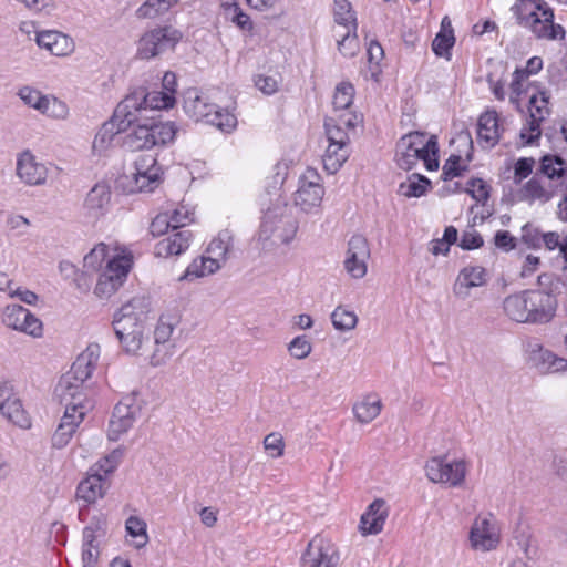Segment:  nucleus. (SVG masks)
Listing matches in <instances>:
<instances>
[{
    "label": "nucleus",
    "mask_w": 567,
    "mask_h": 567,
    "mask_svg": "<svg viewBox=\"0 0 567 567\" xmlns=\"http://www.w3.org/2000/svg\"><path fill=\"white\" fill-rule=\"evenodd\" d=\"M100 354L101 349L97 343L89 344L55 386V395L65 409L52 435V445L55 449H63L70 443L85 415L93 409V401L84 392L83 384L91 378Z\"/></svg>",
    "instance_id": "1"
},
{
    "label": "nucleus",
    "mask_w": 567,
    "mask_h": 567,
    "mask_svg": "<svg viewBox=\"0 0 567 567\" xmlns=\"http://www.w3.org/2000/svg\"><path fill=\"white\" fill-rule=\"evenodd\" d=\"M148 313V303L143 298H133L114 315L113 329L126 354L138 357L145 352V346L150 344Z\"/></svg>",
    "instance_id": "2"
},
{
    "label": "nucleus",
    "mask_w": 567,
    "mask_h": 567,
    "mask_svg": "<svg viewBox=\"0 0 567 567\" xmlns=\"http://www.w3.org/2000/svg\"><path fill=\"white\" fill-rule=\"evenodd\" d=\"M557 300L543 289H527L512 293L503 300V312L512 321L544 324L555 317Z\"/></svg>",
    "instance_id": "3"
},
{
    "label": "nucleus",
    "mask_w": 567,
    "mask_h": 567,
    "mask_svg": "<svg viewBox=\"0 0 567 567\" xmlns=\"http://www.w3.org/2000/svg\"><path fill=\"white\" fill-rule=\"evenodd\" d=\"M298 233V221L284 200L269 206L262 216L257 243L261 249L271 251L292 243Z\"/></svg>",
    "instance_id": "4"
},
{
    "label": "nucleus",
    "mask_w": 567,
    "mask_h": 567,
    "mask_svg": "<svg viewBox=\"0 0 567 567\" xmlns=\"http://www.w3.org/2000/svg\"><path fill=\"white\" fill-rule=\"evenodd\" d=\"M512 11L517 23L538 39L561 40L565 30L554 23V11L545 0H518Z\"/></svg>",
    "instance_id": "5"
},
{
    "label": "nucleus",
    "mask_w": 567,
    "mask_h": 567,
    "mask_svg": "<svg viewBox=\"0 0 567 567\" xmlns=\"http://www.w3.org/2000/svg\"><path fill=\"white\" fill-rule=\"evenodd\" d=\"M422 161L429 171L439 167L437 143L435 136L422 132H411L403 135L396 143L395 163L402 169H412Z\"/></svg>",
    "instance_id": "6"
},
{
    "label": "nucleus",
    "mask_w": 567,
    "mask_h": 567,
    "mask_svg": "<svg viewBox=\"0 0 567 567\" xmlns=\"http://www.w3.org/2000/svg\"><path fill=\"white\" fill-rule=\"evenodd\" d=\"M184 111L196 122L214 125L223 132H231L237 126L236 116L212 103L209 96L197 89H188L184 95Z\"/></svg>",
    "instance_id": "7"
},
{
    "label": "nucleus",
    "mask_w": 567,
    "mask_h": 567,
    "mask_svg": "<svg viewBox=\"0 0 567 567\" xmlns=\"http://www.w3.org/2000/svg\"><path fill=\"white\" fill-rule=\"evenodd\" d=\"M175 96L169 92L137 89L128 94L116 107V116L127 124L140 122L147 110H166L173 107Z\"/></svg>",
    "instance_id": "8"
},
{
    "label": "nucleus",
    "mask_w": 567,
    "mask_h": 567,
    "mask_svg": "<svg viewBox=\"0 0 567 567\" xmlns=\"http://www.w3.org/2000/svg\"><path fill=\"white\" fill-rule=\"evenodd\" d=\"M176 133L174 122L150 120L133 127L125 136V145L131 151L159 148L173 143Z\"/></svg>",
    "instance_id": "9"
},
{
    "label": "nucleus",
    "mask_w": 567,
    "mask_h": 567,
    "mask_svg": "<svg viewBox=\"0 0 567 567\" xmlns=\"http://www.w3.org/2000/svg\"><path fill=\"white\" fill-rule=\"evenodd\" d=\"M132 266V252L126 247L116 248L99 275L94 295L102 300L110 299L123 286Z\"/></svg>",
    "instance_id": "10"
},
{
    "label": "nucleus",
    "mask_w": 567,
    "mask_h": 567,
    "mask_svg": "<svg viewBox=\"0 0 567 567\" xmlns=\"http://www.w3.org/2000/svg\"><path fill=\"white\" fill-rule=\"evenodd\" d=\"M468 463L464 458L435 456L424 467L425 476L435 484L447 487H461L465 483Z\"/></svg>",
    "instance_id": "11"
},
{
    "label": "nucleus",
    "mask_w": 567,
    "mask_h": 567,
    "mask_svg": "<svg viewBox=\"0 0 567 567\" xmlns=\"http://www.w3.org/2000/svg\"><path fill=\"white\" fill-rule=\"evenodd\" d=\"M324 187L320 174L308 167L299 177L293 193V205L305 214H318L324 197Z\"/></svg>",
    "instance_id": "12"
},
{
    "label": "nucleus",
    "mask_w": 567,
    "mask_h": 567,
    "mask_svg": "<svg viewBox=\"0 0 567 567\" xmlns=\"http://www.w3.org/2000/svg\"><path fill=\"white\" fill-rule=\"evenodd\" d=\"M182 38L183 33L172 25L148 30L137 41L136 56L141 60H151L174 49Z\"/></svg>",
    "instance_id": "13"
},
{
    "label": "nucleus",
    "mask_w": 567,
    "mask_h": 567,
    "mask_svg": "<svg viewBox=\"0 0 567 567\" xmlns=\"http://www.w3.org/2000/svg\"><path fill=\"white\" fill-rule=\"evenodd\" d=\"M355 89L349 81H341L334 87L332 95V114L326 122L355 128L362 122V116L353 110Z\"/></svg>",
    "instance_id": "14"
},
{
    "label": "nucleus",
    "mask_w": 567,
    "mask_h": 567,
    "mask_svg": "<svg viewBox=\"0 0 567 567\" xmlns=\"http://www.w3.org/2000/svg\"><path fill=\"white\" fill-rule=\"evenodd\" d=\"M501 544V528L496 518L489 514H478L468 530L470 548L476 553H489Z\"/></svg>",
    "instance_id": "15"
},
{
    "label": "nucleus",
    "mask_w": 567,
    "mask_h": 567,
    "mask_svg": "<svg viewBox=\"0 0 567 567\" xmlns=\"http://www.w3.org/2000/svg\"><path fill=\"white\" fill-rule=\"evenodd\" d=\"M344 126L326 122V134L329 142L322 162L329 174L337 173L349 157V131Z\"/></svg>",
    "instance_id": "16"
},
{
    "label": "nucleus",
    "mask_w": 567,
    "mask_h": 567,
    "mask_svg": "<svg viewBox=\"0 0 567 567\" xmlns=\"http://www.w3.org/2000/svg\"><path fill=\"white\" fill-rule=\"evenodd\" d=\"M142 406L143 400L137 393L133 392L124 396L114 408L109 424V439L117 441L123 434L127 433L140 416Z\"/></svg>",
    "instance_id": "17"
},
{
    "label": "nucleus",
    "mask_w": 567,
    "mask_h": 567,
    "mask_svg": "<svg viewBox=\"0 0 567 567\" xmlns=\"http://www.w3.org/2000/svg\"><path fill=\"white\" fill-rule=\"evenodd\" d=\"M2 322L6 327L32 338L43 336L42 321L20 305H8L2 311Z\"/></svg>",
    "instance_id": "18"
},
{
    "label": "nucleus",
    "mask_w": 567,
    "mask_h": 567,
    "mask_svg": "<svg viewBox=\"0 0 567 567\" xmlns=\"http://www.w3.org/2000/svg\"><path fill=\"white\" fill-rule=\"evenodd\" d=\"M302 559L306 567H338L340 554L330 539L316 536L309 542Z\"/></svg>",
    "instance_id": "19"
},
{
    "label": "nucleus",
    "mask_w": 567,
    "mask_h": 567,
    "mask_svg": "<svg viewBox=\"0 0 567 567\" xmlns=\"http://www.w3.org/2000/svg\"><path fill=\"white\" fill-rule=\"evenodd\" d=\"M49 167L31 151L27 150L18 154L16 163V176L27 186H42L49 177Z\"/></svg>",
    "instance_id": "20"
},
{
    "label": "nucleus",
    "mask_w": 567,
    "mask_h": 567,
    "mask_svg": "<svg viewBox=\"0 0 567 567\" xmlns=\"http://www.w3.org/2000/svg\"><path fill=\"white\" fill-rule=\"evenodd\" d=\"M456 154H451L443 166L444 181L453 179L467 171L468 163L473 158V141L470 132H460L455 140Z\"/></svg>",
    "instance_id": "21"
},
{
    "label": "nucleus",
    "mask_w": 567,
    "mask_h": 567,
    "mask_svg": "<svg viewBox=\"0 0 567 567\" xmlns=\"http://www.w3.org/2000/svg\"><path fill=\"white\" fill-rule=\"evenodd\" d=\"M130 124L123 117H117L116 112L110 121H106L95 133L91 145V157L100 159L110 155L114 147L116 135Z\"/></svg>",
    "instance_id": "22"
},
{
    "label": "nucleus",
    "mask_w": 567,
    "mask_h": 567,
    "mask_svg": "<svg viewBox=\"0 0 567 567\" xmlns=\"http://www.w3.org/2000/svg\"><path fill=\"white\" fill-rule=\"evenodd\" d=\"M370 247L362 235H353L348 243L344 269L353 279H361L367 275Z\"/></svg>",
    "instance_id": "23"
},
{
    "label": "nucleus",
    "mask_w": 567,
    "mask_h": 567,
    "mask_svg": "<svg viewBox=\"0 0 567 567\" xmlns=\"http://www.w3.org/2000/svg\"><path fill=\"white\" fill-rule=\"evenodd\" d=\"M488 276L482 266L467 265L463 267L452 286L453 296L461 301H465L472 296L473 289L484 287L487 284Z\"/></svg>",
    "instance_id": "24"
},
{
    "label": "nucleus",
    "mask_w": 567,
    "mask_h": 567,
    "mask_svg": "<svg viewBox=\"0 0 567 567\" xmlns=\"http://www.w3.org/2000/svg\"><path fill=\"white\" fill-rule=\"evenodd\" d=\"M0 413L7 421L21 429L31 426L30 417L24 411L20 398L8 382L0 383Z\"/></svg>",
    "instance_id": "25"
},
{
    "label": "nucleus",
    "mask_w": 567,
    "mask_h": 567,
    "mask_svg": "<svg viewBox=\"0 0 567 567\" xmlns=\"http://www.w3.org/2000/svg\"><path fill=\"white\" fill-rule=\"evenodd\" d=\"M526 353L532 367L543 374L567 371V359L556 355L537 342L528 343Z\"/></svg>",
    "instance_id": "26"
},
{
    "label": "nucleus",
    "mask_w": 567,
    "mask_h": 567,
    "mask_svg": "<svg viewBox=\"0 0 567 567\" xmlns=\"http://www.w3.org/2000/svg\"><path fill=\"white\" fill-rule=\"evenodd\" d=\"M34 41L40 49L58 58L70 56L75 51L74 40L58 30H42L35 32Z\"/></svg>",
    "instance_id": "27"
},
{
    "label": "nucleus",
    "mask_w": 567,
    "mask_h": 567,
    "mask_svg": "<svg viewBox=\"0 0 567 567\" xmlns=\"http://www.w3.org/2000/svg\"><path fill=\"white\" fill-rule=\"evenodd\" d=\"M389 511V506L384 499H374L360 517L358 526L359 533L362 536L380 534L384 528Z\"/></svg>",
    "instance_id": "28"
},
{
    "label": "nucleus",
    "mask_w": 567,
    "mask_h": 567,
    "mask_svg": "<svg viewBox=\"0 0 567 567\" xmlns=\"http://www.w3.org/2000/svg\"><path fill=\"white\" fill-rule=\"evenodd\" d=\"M111 187L105 182L96 183L86 194L83 202L85 216L99 219L106 214L111 204Z\"/></svg>",
    "instance_id": "29"
},
{
    "label": "nucleus",
    "mask_w": 567,
    "mask_h": 567,
    "mask_svg": "<svg viewBox=\"0 0 567 567\" xmlns=\"http://www.w3.org/2000/svg\"><path fill=\"white\" fill-rule=\"evenodd\" d=\"M542 172L550 179L559 181V189H567V169L565 162L558 156H544ZM558 218L567 223V195L558 205Z\"/></svg>",
    "instance_id": "30"
},
{
    "label": "nucleus",
    "mask_w": 567,
    "mask_h": 567,
    "mask_svg": "<svg viewBox=\"0 0 567 567\" xmlns=\"http://www.w3.org/2000/svg\"><path fill=\"white\" fill-rule=\"evenodd\" d=\"M559 192V181H557V184L546 187L539 178L533 177L520 186L516 193V198L528 204H545Z\"/></svg>",
    "instance_id": "31"
},
{
    "label": "nucleus",
    "mask_w": 567,
    "mask_h": 567,
    "mask_svg": "<svg viewBox=\"0 0 567 567\" xmlns=\"http://www.w3.org/2000/svg\"><path fill=\"white\" fill-rule=\"evenodd\" d=\"M193 239V235L188 229L172 230L165 238L155 245V256L159 258H168L184 254Z\"/></svg>",
    "instance_id": "32"
},
{
    "label": "nucleus",
    "mask_w": 567,
    "mask_h": 567,
    "mask_svg": "<svg viewBox=\"0 0 567 567\" xmlns=\"http://www.w3.org/2000/svg\"><path fill=\"white\" fill-rule=\"evenodd\" d=\"M109 488L110 482L107 477L100 473L90 472V474L79 483L76 497L86 504H95L105 496Z\"/></svg>",
    "instance_id": "33"
},
{
    "label": "nucleus",
    "mask_w": 567,
    "mask_h": 567,
    "mask_svg": "<svg viewBox=\"0 0 567 567\" xmlns=\"http://www.w3.org/2000/svg\"><path fill=\"white\" fill-rule=\"evenodd\" d=\"M383 409L381 396L377 392L361 395L352 405L354 420L362 424H369L379 417Z\"/></svg>",
    "instance_id": "34"
},
{
    "label": "nucleus",
    "mask_w": 567,
    "mask_h": 567,
    "mask_svg": "<svg viewBox=\"0 0 567 567\" xmlns=\"http://www.w3.org/2000/svg\"><path fill=\"white\" fill-rule=\"evenodd\" d=\"M477 126V141L480 145L487 150L494 147L502 134L497 112L494 110L484 112L478 118Z\"/></svg>",
    "instance_id": "35"
},
{
    "label": "nucleus",
    "mask_w": 567,
    "mask_h": 567,
    "mask_svg": "<svg viewBox=\"0 0 567 567\" xmlns=\"http://www.w3.org/2000/svg\"><path fill=\"white\" fill-rule=\"evenodd\" d=\"M162 176L154 174H127L124 175L120 185L127 194L152 193L162 184Z\"/></svg>",
    "instance_id": "36"
},
{
    "label": "nucleus",
    "mask_w": 567,
    "mask_h": 567,
    "mask_svg": "<svg viewBox=\"0 0 567 567\" xmlns=\"http://www.w3.org/2000/svg\"><path fill=\"white\" fill-rule=\"evenodd\" d=\"M223 266L209 256L195 258L186 268L185 272L178 278L179 282L194 281L217 272Z\"/></svg>",
    "instance_id": "37"
},
{
    "label": "nucleus",
    "mask_w": 567,
    "mask_h": 567,
    "mask_svg": "<svg viewBox=\"0 0 567 567\" xmlns=\"http://www.w3.org/2000/svg\"><path fill=\"white\" fill-rule=\"evenodd\" d=\"M122 247L118 244L106 245L104 243H100L95 245L89 254L85 255L83 259V267L87 271H96L104 268L103 264H107L109 259H111V255L114 254L115 249Z\"/></svg>",
    "instance_id": "38"
},
{
    "label": "nucleus",
    "mask_w": 567,
    "mask_h": 567,
    "mask_svg": "<svg viewBox=\"0 0 567 567\" xmlns=\"http://www.w3.org/2000/svg\"><path fill=\"white\" fill-rule=\"evenodd\" d=\"M333 21V31L344 29L358 30L357 13L348 0H334Z\"/></svg>",
    "instance_id": "39"
},
{
    "label": "nucleus",
    "mask_w": 567,
    "mask_h": 567,
    "mask_svg": "<svg viewBox=\"0 0 567 567\" xmlns=\"http://www.w3.org/2000/svg\"><path fill=\"white\" fill-rule=\"evenodd\" d=\"M125 532L132 538L130 546L141 550L146 547L150 542L146 522L135 515L127 517L125 520Z\"/></svg>",
    "instance_id": "40"
},
{
    "label": "nucleus",
    "mask_w": 567,
    "mask_h": 567,
    "mask_svg": "<svg viewBox=\"0 0 567 567\" xmlns=\"http://www.w3.org/2000/svg\"><path fill=\"white\" fill-rule=\"evenodd\" d=\"M107 518L104 514L92 517L90 524L83 529V543L102 546L106 543Z\"/></svg>",
    "instance_id": "41"
},
{
    "label": "nucleus",
    "mask_w": 567,
    "mask_h": 567,
    "mask_svg": "<svg viewBox=\"0 0 567 567\" xmlns=\"http://www.w3.org/2000/svg\"><path fill=\"white\" fill-rule=\"evenodd\" d=\"M176 344L153 342V347L145 346V352L140 354L144 361L148 362L152 367H161L166 364L175 354Z\"/></svg>",
    "instance_id": "42"
},
{
    "label": "nucleus",
    "mask_w": 567,
    "mask_h": 567,
    "mask_svg": "<svg viewBox=\"0 0 567 567\" xmlns=\"http://www.w3.org/2000/svg\"><path fill=\"white\" fill-rule=\"evenodd\" d=\"M430 185L431 182L426 177L411 174L400 183L398 193L405 198H419L429 192Z\"/></svg>",
    "instance_id": "43"
},
{
    "label": "nucleus",
    "mask_w": 567,
    "mask_h": 567,
    "mask_svg": "<svg viewBox=\"0 0 567 567\" xmlns=\"http://www.w3.org/2000/svg\"><path fill=\"white\" fill-rule=\"evenodd\" d=\"M357 31L352 29L333 31L338 50L346 58H353L360 51Z\"/></svg>",
    "instance_id": "44"
},
{
    "label": "nucleus",
    "mask_w": 567,
    "mask_h": 567,
    "mask_svg": "<svg viewBox=\"0 0 567 567\" xmlns=\"http://www.w3.org/2000/svg\"><path fill=\"white\" fill-rule=\"evenodd\" d=\"M330 318L333 328L342 333L354 330L359 322L357 313L344 306L336 307Z\"/></svg>",
    "instance_id": "45"
},
{
    "label": "nucleus",
    "mask_w": 567,
    "mask_h": 567,
    "mask_svg": "<svg viewBox=\"0 0 567 567\" xmlns=\"http://www.w3.org/2000/svg\"><path fill=\"white\" fill-rule=\"evenodd\" d=\"M529 118L542 123L549 115V94L546 91H535L529 95Z\"/></svg>",
    "instance_id": "46"
},
{
    "label": "nucleus",
    "mask_w": 567,
    "mask_h": 567,
    "mask_svg": "<svg viewBox=\"0 0 567 567\" xmlns=\"http://www.w3.org/2000/svg\"><path fill=\"white\" fill-rule=\"evenodd\" d=\"M231 248V236L228 231H221L214 238L208 247L207 254L209 257L218 261L220 266L225 265L228 252Z\"/></svg>",
    "instance_id": "47"
},
{
    "label": "nucleus",
    "mask_w": 567,
    "mask_h": 567,
    "mask_svg": "<svg viewBox=\"0 0 567 567\" xmlns=\"http://www.w3.org/2000/svg\"><path fill=\"white\" fill-rule=\"evenodd\" d=\"M179 0H146L137 10L136 16L140 19H154L166 13L176 6Z\"/></svg>",
    "instance_id": "48"
},
{
    "label": "nucleus",
    "mask_w": 567,
    "mask_h": 567,
    "mask_svg": "<svg viewBox=\"0 0 567 567\" xmlns=\"http://www.w3.org/2000/svg\"><path fill=\"white\" fill-rule=\"evenodd\" d=\"M177 323L178 319L175 316H161L154 330V342L176 344L173 333Z\"/></svg>",
    "instance_id": "49"
},
{
    "label": "nucleus",
    "mask_w": 567,
    "mask_h": 567,
    "mask_svg": "<svg viewBox=\"0 0 567 567\" xmlns=\"http://www.w3.org/2000/svg\"><path fill=\"white\" fill-rule=\"evenodd\" d=\"M513 76L509 102L515 105L517 110H520V96L529 93L532 87L527 83L528 78H526L525 71L516 69Z\"/></svg>",
    "instance_id": "50"
},
{
    "label": "nucleus",
    "mask_w": 567,
    "mask_h": 567,
    "mask_svg": "<svg viewBox=\"0 0 567 567\" xmlns=\"http://www.w3.org/2000/svg\"><path fill=\"white\" fill-rule=\"evenodd\" d=\"M70 110L65 102L61 101L54 95H48L41 114L53 120H66Z\"/></svg>",
    "instance_id": "51"
},
{
    "label": "nucleus",
    "mask_w": 567,
    "mask_h": 567,
    "mask_svg": "<svg viewBox=\"0 0 567 567\" xmlns=\"http://www.w3.org/2000/svg\"><path fill=\"white\" fill-rule=\"evenodd\" d=\"M289 355L295 360H305L312 352V343L306 334H299L287 344Z\"/></svg>",
    "instance_id": "52"
},
{
    "label": "nucleus",
    "mask_w": 567,
    "mask_h": 567,
    "mask_svg": "<svg viewBox=\"0 0 567 567\" xmlns=\"http://www.w3.org/2000/svg\"><path fill=\"white\" fill-rule=\"evenodd\" d=\"M281 76L275 74H256L254 76L255 87L265 95H272L277 93L281 86Z\"/></svg>",
    "instance_id": "53"
},
{
    "label": "nucleus",
    "mask_w": 567,
    "mask_h": 567,
    "mask_svg": "<svg viewBox=\"0 0 567 567\" xmlns=\"http://www.w3.org/2000/svg\"><path fill=\"white\" fill-rule=\"evenodd\" d=\"M17 94L27 106L38 111L39 113H41L48 96L41 91L28 85L20 87Z\"/></svg>",
    "instance_id": "54"
},
{
    "label": "nucleus",
    "mask_w": 567,
    "mask_h": 567,
    "mask_svg": "<svg viewBox=\"0 0 567 567\" xmlns=\"http://www.w3.org/2000/svg\"><path fill=\"white\" fill-rule=\"evenodd\" d=\"M145 173L163 176V169L154 155H140L134 161V171L131 174Z\"/></svg>",
    "instance_id": "55"
},
{
    "label": "nucleus",
    "mask_w": 567,
    "mask_h": 567,
    "mask_svg": "<svg viewBox=\"0 0 567 567\" xmlns=\"http://www.w3.org/2000/svg\"><path fill=\"white\" fill-rule=\"evenodd\" d=\"M121 457L122 452L120 450H114L110 454L101 458L99 462H96L94 466L91 467V472L100 473L103 476L107 477V475L117 467Z\"/></svg>",
    "instance_id": "56"
},
{
    "label": "nucleus",
    "mask_w": 567,
    "mask_h": 567,
    "mask_svg": "<svg viewBox=\"0 0 567 567\" xmlns=\"http://www.w3.org/2000/svg\"><path fill=\"white\" fill-rule=\"evenodd\" d=\"M264 449L269 457L279 458L285 453V440L278 432H271L264 439Z\"/></svg>",
    "instance_id": "57"
},
{
    "label": "nucleus",
    "mask_w": 567,
    "mask_h": 567,
    "mask_svg": "<svg viewBox=\"0 0 567 567\" xmlns=\"http://www.w3.org/2000/svg\"><path fill=\"white\" fill-rule=\"evenodd\" d=\"M454 42L453 31H440L433 40L432 49L436 55L444 56L454 45Z\"/></svg>",
    "instance_id": "58"
},
{
    "label": "nucleus",
    "mask_w": 567,
    "mask_h": 567,
    "mask_svg": "<svg viewBox=\"0 0 567 567\" xmlns=\"http://www.w3.org/2000/svg\"><path fill=\"white\" fill-rule=\"evenodd\" d=\"M466 192L478 203H485L489 197V186L481 178L471 179Z\"/></svg>",
    "instance_id": "59"
},
{
    "label": "nucleus",
    "mask_w": 567,
    "mask_h": 567,
    "mask_svg": "<svg viewBox=\"0 0 567 567\" xmlns=\"http://www.w3.org/2000/svg\"><path fill=\"white\" fill-rule=\"evenodd\" d=\"M168 216L172 230H181L193 220L192 213L185 207L174 209Z\"/></svg>",
    "instance_id": "60"
},
{
    "label": "nucleus",
    "mask_w": 567,
    "mask_h": 567,
    "mask_svg": "<svg viewBox=\"0 0 567 567\" xmlns=\"http://www.w3.org/2000/svg\"><path fill=\"white\" fill-rule=\"evenodd\" d=\"M172 225L169 221L168 212L158 214L151 223L150 231L154 237H159L171 234Z\"/></svg>",
    "instance_id": "61"
},
{
    "label": "nucleus",
    "mask_w": 567,
    "mask_h": 567,
    "mask_svg": "<svg viewBox=\"0 0 567 567\" xmlns=\"http://www.w3.org/2000/svg\"><path fill=\"white\" fill-rule=\"evenodd\" d=\"M534 165L535 159L532 157L519 158L514 165V182L519 184L527 178L532 174Z\"/></svg>",
    "instance_id": "62"
},
{
    "label": "nucleus",
    "mask_w": 567,
    "mask_h": 567,
    "mask_svg": "<svg viewBox=\"0 0 567 567\" xmlns=\"http://www.w3.org/2000/svg\"><path fill=\"white\" fill-rule=\"evenodd\" d=\"M542 134L540 123L529 118L528 123L520 130V145H529L539 138Z\"/></svg>",
    "instance_id": "63"
},
{
    "label": "nucleus",
    "mask_w": 567,
    "mask_h": 567,
    "mask_svg": "<svg viewBox=\"0 0 567 567\" xmlns=\"http://www.w3.org/2000/svg\"><path fill=\"white\" fill-rule=\"evenodd\" d=\"M102 546L83 543L82 563L83 567H95L101 556Z\"/></svg>",
    "instance_id": "64"
}]
</instances>
